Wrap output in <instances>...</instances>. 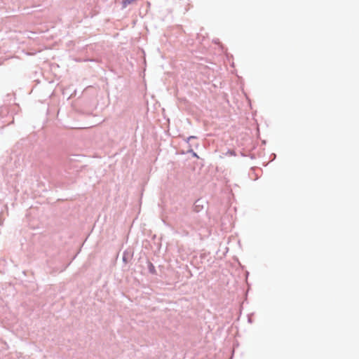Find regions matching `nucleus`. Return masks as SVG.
I'll list each match as a JSON object with an SVG mask.
<instances>
[{"label": "nucleus", "instance_id": "nucleus-1", "mask_svg": "<svg viewBox=\"0 0 359 359\" xmlns=\"http://www.w3.org/2000/svg\"><path fill=\"white\" fill-rule=\"evenodd\" d=\"M137 0H123V8H126L128 4H130Z\"/></svg>", "mask_w": 359, "mask_h": 359}]
</instances>
